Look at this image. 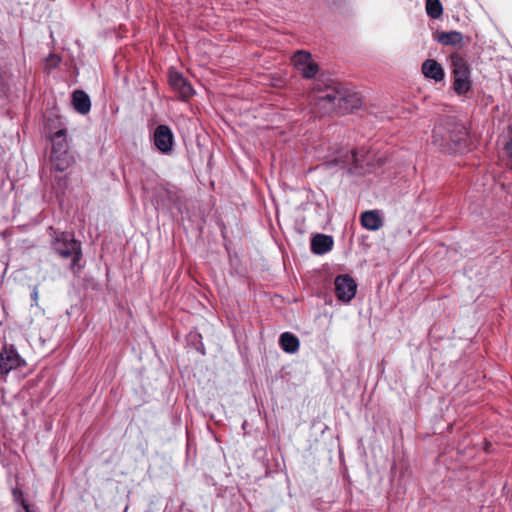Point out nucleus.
<instances>
[{"mask_svg": "<svg viewBox=\"0 0 512 512\" xmlns=\"http://www.w3.org/2000/svg\"><path fill=\"white\" fill-rule=\"evenodd\" d=\"M335 294L338 300L349 303L356 295L357 284L347 274L339 275L335 279Z\"/></svg>", "mask_w": 512, "mask_h": 512, "instance_id": "obj_7", "label": "nucleus"}, {"mask_svg": "<svg viewBox=\"0 0 512 512\" xmlns=\"http://www.w3.org/2000/svg\"><path fill=\"white\" fill-rule=\"evenodd\" d=\"M25 360L13 346H4L0 353V374L6 375L11 370L24 366Z\"/></svg>", "mask_w": 512, "mask_h": 512, "instance_id": "obj_8", "label": "nucleus"}, {"mask_svg": "<svg viewBox=\"0 0 512 512\" xmlns=\"http://www.w3.org/2000/svg\"><path fill=\"white\" fill-rule=\"evenodd\" d=\"M73 260H74V261H73V266H75L76 262H77L78 260H80V258H79V257H76V258H73Z\"/></svg>", "mask_w": 512, "mask_h": 512, "instance_id": "obj_24", "label": "nucleus"}, {"mask_svg": "<svg viewBox=\"0 0 512 512\" xmlns=\"http://www.w3.org/2000/svg\"><path fill=\"white\" fill-rule=\"evenodd\" d=\"M155 147L162 154H170L173 150L174 136L172 130L167 125H158L153 134Z\"/></svg>", "mask_w": 512, "mask_h": 512, "instance_id": "obj_9", "label": "nucleus"}, {"mask_svg": "<svg viewBox=\"0 0 512 512\" xmlns=\"http://www.w3.org/2000/svg\"><path fill=\"white\" fill-rule=\"evenodd\" d=\"M426 12L432 19H438L443 13L440 0H426Z\"/></svg>", "mask_w": 512, "mask_h": 512, "instance_id": "obj_19", "label": "nucleus"}, {"mask_svg": "<svg viewBox=\"0 0 512 512\" xmlns=\"http://www.w3.org/2000/svg\"><path fill=\"white\" fill-rule=\"evenodd\" d=\"M312 100L320 113H329L338 110L346 113L358 106L359 100L352 95H346L336 86H327L326 90L314 88Z\"/></svg>", "mask_w": 512, "mask_h": 512, "instance_id": "obj_1", "label": "nucleus"}, {"mask_svg": "<svg viewBox=\"0 0 512 512\" xmlns=\"http://www.w3.org/2000/svg\"><path fill=\"white\" fill-rule=\"evenodd\" d=\"M421 71L425 78L441 82L445 77L443 67L434 59H427L422 63Z\"/></svg>", "mask_w": 512, "mask_h": 512, "instance_id": "obj_10", "label": "nucleus"}, {"mask_svg": "<svg viewBox=\"0 0 512 512\" xmlns=\"http://www.w3.org/2000/svg\"><path fill=\"white\" fill-rule=\"evenodd\" d=\"M168 81L172 90L177 93L182 100H187L194 95V89L191 84L179 71L170 68L168 71Z\"/></svg>", "mask_w": 512, "mask_h": 512, "instance_id": "obj_6", "label": "nucleus"}, {"mask_svg": "<svg viewBox=\"0 0 512 512\" xmlns=\"http://www.w3.org/2000/svg\"><path fill=\"white\" fill-rule=\"evenodd\" d=\"M467 138V128L459 123L447 127L438 125L433 130L434 144L448 152H461L466 148Z\"/></svg>", "mask_w": 512, "mask_h": 512, "instance_id": "obj_2", "label": "nucleus"}, {"mask_svg": "<svg viewBox=\"0 0 512 512\" xmlns=\"http://www.w3.org/2000/svg\"><path fill=\"white\" fill-rule=\"evenodd\" d=\"M437 39L443 45L458 46L462 44L463 35L458 31L442 32Z\"/></svg>", "mask_w": 512, "mask_h": 512, "instance_id": "obj_17", "label": "nucleus"}, {"mask_svg": "<svg viewBox=\"0 0 512 512\" xmlns=\"http://www.w3.org/2000/svg\"><path fill=\"white\" fill-rule=\"evenodd\" d=\"M49 59H50L51 61H53L55 65H56V64H57V62H58V60H56V58H55V56H54V55H50V56H49Z\"/></svg>", "mask_w": 512, "mask_h": 512, "instance_id": "obj_23", "label": "nucleus"}, {"mask_svg": "<svg viewBox=\"0 0 512 512\" xmlns=\"http://www.w3.org/2000/svg\"><path fill=\"white\" fill-rule=\"evenodd\" d=\"M51 162L56 170L63 172L74 163V158L68 151L55 153L51 154Z\"/></svg>", "mask_w": 512, "mask_h": 512, "instance_id": "obj_13", "label": "nucleus"}, {"mask_svg": "<svg viewBox=\"0 0 512 512\" xmlns=\"http://www.w3.org/2000/svg\"><path fill=\"white\" fill-rule=\"evenodd\" d=\"M279 342L281 348L287 353H295L299 349L298 338L290 332L282 333Z\"/></svg>", "mask_w": 512, "mask_h": 512, "instance_id": "obj_16", "label": "nucleus"}, {"mask_svg": "<svg viewBox=\"0 0 512 512\" xmlns=\"http://www.w3.org/2000/svg\"><path fill=\"white\" fill-rule=\"evenodd\" d=\"M31 299H32L33 305H37L38 304L39 291H38V287L37 286L33 287V290H32V293H31Z\"/></svg>", "mask_w": 512, "mask_h": 512, "instance_id": "obj_21", "label": "nucleus"}, {"mask_svg": "<svg viewBox=\"0 0 512 512\" xmlns=\"http://www.w3.org/2000/svg\"><path fill=\"white\" fill-rule=\"evenodd\" d=\"M505 151H506V154L509 157L508 165L512 169V138L505 145Z\"/></svg>", "mask_w": 512, "mask_h": 512, "instance_id": "obj_20", "label": "nucleus"}, {"mask_svg": "<svg viewBox=\"0 0 512 512\" xmlns=\"http://www.w3.org/2000/svg\"><path fill=\"white\" fill-rule=\"evenodd\" d=\"M72 102L75 110L85 115L89 113L91 109V101L89 96L82 90H76L73 92Z\"/></svg>", "mask_w": 512, "mask_h": 512, "instance_id": "obj_12", "label": "nucleus"}, {"mask_svg": "<svg viewBox=\"0 0 512 512\" xmlns=\"http://www.w3.org/2000/svg\"><path fill=\"white\" fill-rule=\"evenodd\" d=\"M52 248L59 256H81V244L67 232H58L49 228Z\"/></svg>", "mask_w": 512, "mask_h": 512, "instance_id": "obj_4", "label": "nucleus"}, {"mask_svg": "<svg viewBox=\"0 0 512 512\" xmlns=\"http://www.w3.org/2000/svg\"><path fill=\"white\" fill-rule=\"evenodd\" d=\"M343 163L351 164L355 168H363L365 164H369L368 153L364 150H351Z\"/></svg>", "mask_w": 512, "mask_h": 512, "instance_id": "obj_15", "label": "nucleus"}, {"mask_svg": "<svg viewBox=\"0 0 512 512\" xmlns=\"http://www.w3.org/2000/svg\"><path fill=\"white\" fill-rule=\"evenodd\" d=\"M333 245V237L326 234H316L311 239V250L317 255H323L330 252Z\"/></svg>", "mask_w": 512, "mask_h": 512, "instance_id": "obj_11", "label": "nucleus"}, {"mask_svg": "<svg viewBox=\"0 0 512 512\" xmlns=\"http://www.w3.org/2000/svg\"><path fill=\"white\" fill-rule=\"evenodd\" d=\"M51 154L67 152L66 134L64 130L57 131L52 137Z\"/></svg>", "mask_w": 512, "mask_h": 512, "instance_id": "obj_18", "label": "nucleus"}, {"mask_svg": "<svg viewBox=\"0 0 512 512\" xmlns=\"http://www.w3.org/2000/svg\"><path fill=\"white\" fill-rule=\"evenodd\" d=\"M442 248H443V246L441 245V246H440V249H439L438 251H436V252H435V256H438V255H441V254H443V253H444V252L442 251Z\"/></svg>", "mask_w": 512, "mask_h": 512, "instance_id": "obj_22", "label": "nucleus"}, {"mask_svg": "<svg viewBox=\"0 0 512 512\" xmlns=\"http://www.w3.org/2000/svg\"><path fill=\"white\" fill-rule=\"evenodd\" d=\"M291 61L294 68L306 79L313 78L319 71L318 64L312 59L311 54L307 51H296L293 54Z\"/></svg>", "mask_w": 512, "mask_h": 512, "instance_id": "obj_5", "label": "nucleus"}, {"mask_svg": "<svg viewBox=\"0 0 512 512\" xmlns=\"http://www.w3.org/2000/svg\"><path fill=\"white\" fill-rule=\"evenodd\" d=\"M361 224L364 228L375 231L382 226V219L376 211H366L361 215Z\"/></svg>", "mask_w": 512, "mask_h": 512, "instance_id": "obj_14", "label": "nucleus"}, {"mask_svg": "<svg viewBox=\"0 0 512 512\" xmlns=\"http://www.w3.org/2000/svg\"><path fill=\"white\" fill-rule=\"evenodd\" d=\"M453 88L458 95H465L471 89L470 68L466 60L459 55L451 56Z\"/></svg>", "mask_w": 512, "mask_h": 512, "instance_id": "obj_3", "label": "nucleus"}]
</instances>
